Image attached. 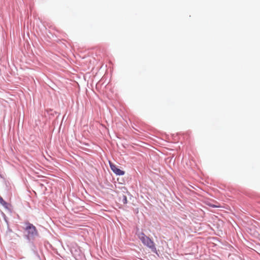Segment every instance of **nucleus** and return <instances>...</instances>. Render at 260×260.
<instances>
[{
	"instance_id": "1",
	"label": "nucleus",
	"mask_w": 260,
	"mask_h": 260,
	"mask_svg": "<svg viewBox=\"0 0 260 260\" xmlns=\"http://www.w3.org/2000/svg\"><path fill=\"white\" fill-rule=\"evenodd\" d=\"M138 237L145 246L149 248L153 252L156 251L155 243L149 237L146 236L143 233H139Z\"/></svg>"
},
{
	"instance_id": "2",
	"label": "nucleus",
	"mask_w": 260,
	"mask_h": 260,
	"mask_svg": "<svg viewBox=\"0 0 260 260\" xmlns=\"http://www.w3.org/2000/svg\"><path fill=\"white\" fill-rule=\"evenodd\" d=\"M25 230L27 232L28 236L34 237L38 234L36 227L31 223L27 224Z\"/></svg>"
},
{
	"instance_id": "3",
	"label": "nucleus",
	"mask_w": 260,
	"mask_h": 260,
	"mask_svg": "<svg viewBox=\"0 0 260 260\" xmlns=\"http://www.w3.org/2000/svg\"><path fill=\"white\" fill-rule=\"evenodd\" d=\"M110 167L112 171L117 175H123L124 174V172L118 169L116 165L109 162Z\"/></svg>"
},
{
	"instance_id": "4",
	"label": "nucleus",
	"mask_w": 260,
	"mask_h": 260,
	"mask_svg": "<svg viewBox=\"0 0 260 260\" xmlns=\"http://www.w3.org/2000/svg\"><path fill=\"white\" fill-rule=\"evenodd\" d=\"M119 201L124 205L126 204L127 203V198L126 196L122 194L121 196H120Z\"/></svg>"
},
{
	"instance_id": "5",
	"label": "nucleus",
	"mask_w": 260,
	"mask_h": 260,
	"mask_svg": "<svg viewBox=\"0 0 260 260\" xmlns=\"http://www.w3.org/2000/svg\"><path fill=\"white\" fill-rule=\"evenodd\" d=\"M0 203L4 206H6L7 203L3 199L2 197H0Z\"/></svg>"
},
{
	"instance_id": "6",
	"label": "nucleus",
	"mask_w": 260,
	"mask_h": 260,
	"mask_svg": "<svg viewBox=\"0 0 260 260\" xmlns=\"http://www.w3.org/2000/svg\"><path fill=\"white\" fill-rule=\"evenodd\" d=\"M212 207H217V206H214V205H213V206H212Z\"/></svg>"
}]
</instances>
